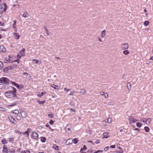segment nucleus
<instances>
[{
  "label": "nucleus",
  "instance_id": "f257e3e1",
  "mask_svg": "<svg viewBox=\"0 0 153 153\" xmlns=\"http://www.w3.org/2000/svg\"><path fill=\"white\" fill-rule=\"evenodd\" d=\"M5 96L8 98H13L16 96V91L9 90L4 93Z\"/></svg>",
  "mask_w": 153,
  "mask_h": 153
},
{
  "label": "nucleus",
  "instance_id": "f03ea898",
  "mask_svg": "<svg viewBox=\"0 0 153 153\" xmlns=\"http://www.w3.org/2000/svg\"><path fill=\"white\" fill-rule=\"evenodd\" d=\"M10 82V80L8 78L2 77L0 78V83H3L6 84H8Z\"/></svg>",
  "mask_w": 153,
  "mask_h": 153
},
{
  "label": "nucleus",
  "instance_id": "7ed1b4c3",
  "mask_svg": "<svg viewBox=\"0 0 153 153\" xmlns=\"http://www.w3.org/2000/svg\"><path fill=\"white\" fill-rule=\"evenodd\" d=\"M3 4L4 5V8L2 5L0 4V16H1V13L4 11H5L7 9V5L5 3H3Z\"/></svg>",
  "mask_w": 153,
  "mask_h": 153
},
{
  "label": "nucleus",
  "instance_id": "20e7f679",
  "mask_svg": "<svg viewBox=\"0 0 153 153\" xmlns=\"http://www.w3.org/2000/svg\"><path fill=\"white\" fill-rule=\"evenodd\" d=\"M128 119L130 121V124H131L132 123H135L137 121V120L136 119H134V117L131 116H129L128 117Z\"/></svg>",
  "mask_w": 153,
  "mask_h": 153
},
{
  "label": "nucleus",
  "instance_id": "39448f33",
  "mask_svg": "<svg viewBox=\"0 0 153 153\" xmlns=\"http://www.w3.org/2000/svg\"><path fill=\"white\" fill-rule=\"evenodd\" d=\"M121 47L123 50L128 49L129 48L128 44L127 43H125L121 45Z\"/></svg>",
  "mask_w": 153,
  "mask_h": 153
},
{
  "label": "nucleus",
  "instance_id": "423d86ee",
  "mask_svg": "<svg viewBox=\"0 0 153 153\" xmlns=\"http://www.w3.org/2000/svg\"><path fill=\"white\" fill-rule=\"evenodd\" d=\"M31 136L34 139H37L39 137L38 134L36 132L33 131L32 132Z\"/></svg>",
  "mask_w": 153,
  "mask_h": 153
},
{
  "label": "nucleus",
  "instance_id": "0eeeda50",
  "mask_svg": "<svg viewBox=\"0 0 153 153\" xmlns=\"http://www.w3.org/2000/svg\"><path fill=\"white\" fill-rule=\"evenodd\" d=\"M9 120L10 121L12 122L13 124H16V123L14 121L15 120V119L11 115H10L8 117Z\"/></svg>",
  "mask_w": 153,
  "mask_h": 153
},
{
  "label": "nucleus",
  "instance_id": "6e6552de",
  "mask_svg": "<svg viewBox=\"0 0 153 153\" xmlns=\"http://www.w3.org/2000/svg\"><path fill=\"white\" fill-rule=\"evenodd\" d=\"M25 48H23L22 50H21L19 54L22 56H25Z\"/></svg>",
  "mask_w": 153,
  "mask_h": 153
},
{
  "label": "nucleus",
  "instance_id": "1a4fd4ad",
  "mask_svg": "<svg viewBox=\"0 0 153 153\" xmlns=\"http://www.w3.org/2000/svg\"><path fill=\"white\" fill-rule=\"evenodd\" d=\"M52 87L53 88L55 89H59L60 88V86L58 85H56L54 84H52L51 85Z\"/></svg>",
  "mask_w": 153,
  "mask_h": 153
},
{
  "label": "nucleus",
  "instance_id": "9d476101",
  "mask_svg": "<svg viewBox=\"0 0 153 153\" xmlns=\"http://www.w3.org/2000/svg\"><path fill=\"white\" fill-rule=\"evenodd\" d=\"M3 150L2 151V152L3 153H7L8 151H7V148L5 145H3Z\"/></svg>",
  "mask_w": 153,
  "mask_h": 153
},
{
  "label": "nucleus",
  "instance_id": "9b49d317",
  "mask_svg": "<svg viewBox=\"0 0 153 153\" xmlns=\"http://www.w3.org/2000/svg\"><path fill=\"white\" fill-rule=\"evenodd\" d=\"M6 51V49L2 45L0 46V51L4 52Z\"/></svg>",
  "mask_w": 153,
  "mask_h": 153
},
{
  "label": "nucleus",
  "instance_id": "f8f14e48",
  "mask_svg": "<svg viewBox=\"0 0 153 153\" xmlns=\"http://www.w3.org/2000/svg\"><path fill=\"white\" fill-rule=\"evenodd\" d=\"M13 34L15 38L16 39H18L19 38L20 36L19 35L18 33H13Z\"/></svg>",
  "mask_w": 153,
  "mask_h": 153
},
{
  "label": "nucleus",
  "instance_id": "ddd939ff",
  "mask_svg": "<svg viewBox=\"0 0 153 153\" xmlns=\"http://www.w3.org/2000/svg\"><path fill=\"white\" fill-rule=\"evenodd\" d=\"M11 84L13 85H14L15 86H16L17 88L19 89L20 86L19 84L17 83H16L14 82H12L11 81Z\"/></svg>",
  "mask_w": 153,
  "mask_h": 153
},
{
  "label": "nucleus",
  "instance_id": "4468645a",
  "mask_svg": "<svg viewBox=\"0 0 153 153\" xmlns=\"http://www.w3.org/2000/svg\"><path fill=\"white\" fill-rule=\"evenodd\" d=\"M46 93L45 91H43L41 93H39L38 94H37V96L39 97H41L42 96H43Z\"/></svg>",
  "mask_w": 153,
  "mask_h": 153
},
{
  "label": "nucleus",
  "instance_id": "2eb2a0df",
  "mask_svg": "<svg viewBox=\"0 0 153 153\" xmlns=\"http://www.w3.org/2000/svg\"><path fill=\"white\" fill-rule=\"evenodd\" d=\"M69 126H71L67 124L66 126L65 127V130L66 131H70V132H71V130L70 128V127Z\"/></svg>",
  "mask_w": 153,
  "mask_h": 153
},
{
  "label": "nucleus",
  "instance_id": "dca6fc26",
  "mask_svg": "<svg viewBox=\"0 0 153 153\" xmlns=\"http://www.w3.org/2000/svg\"><path fill=\"white\" fill-rule=\"evenodd\" d=\"M73 142V140L71 139H68L67 141L66 142V144H70L71 143H72Z\"/></svg>",
  "mask_w": 153,
  "mask_h": 153
},
{
  "label": "nucleus",
  "instance_id": "f3484780",
  "mask_svg": "<svg viewBox=\"0 0 153 153\" xmlns=\"http://www.w3.org/2000/svg\"><path fill=\"white\" fill-rule=\"evenodd\" d=\"M105 30H103L101 32V36L102 38H103L105 36Z\"/></svg>",
  "mask_w": 153,
  "mask_h": 153
},
{
  "label": "nucleus",
  "instance_id": "a211bd4d",
  "mask_svg": "<svg viewBox=\"0 0 153 153\" xmlns=\"http://www.w3.org/2000/svg\"><path fill=\"white\" fill-rule=\"evenodd\" d=\"M29 16V15L27 13V12H24L22 15L23 17H25V18H27V17H28Z\"/></svg>",
  "mask_w": 153,
  "mask_h": 153
},
{
  "label": "nucleus",
  "instance_id": "6ab92c4d",
  "mask_svg": "<svg viewBox=\"0 0 153 153\" xmlns=\"http://www.w3.org/2000/svg\"><path fill=\"white\" fill-rule=\"evenodd\" d=\"M1 142L4 144H5L7 143V141L5 138H3L1 140Z\"/></svg>",
  "mask_w": 153,
  "mask_h": 153
},
{
  "label": "nucleus",
  "instance_id": "aec40b11",
  "mask_svg": "<svg viewBox=\"0 0 153 153\" xmlns=\"http://www.w3.org/2000/svg\"><path fill=\"white\" fill-rule=\"evenodd\" d=\"M108 133L107 132L104 133L103 134V135L104 136L103 138H108Z\"/></svg>",
  "mask_w": 153,
  "mask_h": 153
},
{
  "label": "nucleus",
  "instance_id": "412c9836",
  "mask_svg": "<svg viewBox=\"0 0 153 153\" xmlns=\"http://www.w3.org/2000/svg\"><path fill=\"white\" fill-rule=\"evenodd\" d=\"M11 112L13 114H16V115H17L19 113V111L17 110H15L12 111Z\"/></svg>",
  "mask_w": 153,
  "mask_h": 153
},
{
  "label": "nucleus",
  "instance_id": "4be33fe9",
  "mask_svg": "<svg viewBox=\"0 0 153 153\" xmlns=\"http://www.w3.org/2000/svg\"><path fill=\"white\" fill-rule=\"evenodd\" d=\"M21 116L25 118L26 117L25 112L24 111H22L20 112Z\"/></svg>",
  "mask_w": 153,
  "mask_h": 153
},
{
  "label": "nucleus",
  "instance_id": "5701e85b",
  "mask_svg": "<svg viewBox=\"0 0 153 153\" xmlns=\"http://www.w3.org/2000/svg\"><path fill=\"white\" fill-rule=\"evenodd\" d=\"M33 62L34 61V63L37 64L39 62L40 63H41V62L40 61H39L36 59H33Z\"/></svg>",
  "mask_w": 153,
  "mask_h": 153
},
{
  "label": "nucleus",
  "instance_id": "b1692460",
  "mask_svg": "<svg viewBox=\"0 0 153 153\" xmlns=\"http://www.w3.org/2000/svg\"><path fill=\"white\" fill-rule=\"evenodd\" d=\"M80 93L82 94H85V90L84 89H82L80 92Z\"/></svg>",
  "mask_w": 153,
  "mask_h": 153
},
{
  "label": "nucleus",
  "instance_id": "393cba45",
  "mask_svg": "<svg viewBox=\"0 0 153 153\" xmlns=\"http://www.w3.org/2000/svg\"><path fill=\"white\" fill-rule=\"evenodd\" d=\"M46 138L45 137H42L41 139V141L42 143H45L46 141Z\"/></svg>",
  "mask_w": 153,
  "mask_h": 153
},
{
  "label": "nucleus",
  "instance_id": "a878e982",
  "mask_svg": "<svg viewBox=\"0 0 153 153\" xmlns=\"http://www.w3.org/2000/svg\"><path fill=\"white\" fill-rule=\"evenodd\" d=\"M53 148L55 150H59L58 147L56 145H54L53 146Z\"/></svg>",
  "mask_w": 153,
  "mask_h": 153
},
{
  "label": "nucleus",
  "instance_id": "bb28decb",
  "mask_svg": "<svg viewBox=\"0 0 153 153\" xmlns=\"http://www.w3.org/2000/svg\"><path fill=\"white\" fill-rule=\"evenodd\" d=\"M123 53L124 54H125L126 55H128V54H129V51L128 50H126L124 51H123Z\"/></svg>",
  "mask_w": 153,
  "mask_h": 153
},
{
  "label": "nucleus",
  "instance_id": "cd10ccee",
  "mask_svg": "<svg viewBox=\"0 0 153 153\" xmlns=\"http://www.w3.org/2000/svg\"><path fill=\"white\" fill-rule=\"evenodd\" d=\"M87 149V147L85 145H84V146H83V148H81L80 149V152H81L83 150H85L86 149Z\"/></svg>",
  "mask_w": 153,
  "mask_h": 153
},
{
  "label": "nucleus",
  "instance_id": "c85d7f7f",
  "mask_svg": "<svg viewBox=\"0 0 153 153\" xmlns=\"http://www.w3.org/2000/svg\"><path fill=\"white\" fill-rule=\"evenodd\" d=\"M144 129L145 131L147 132H149V128L147 126H146L144 127Z\"/></svg>",
  "mask_w": 153,
  "mask_h": 153
},
{
  "label": "nucleus",
  "instance_id": "c756f323",
  "mask_svg": "<svg viewBox=\"0 0 153 153\" xmlns=\"http://www.w3.org/2000/svg\"><path fill=\"white\" fill-rule=\"evenodd\" d=\"M8 140L11 143H13L14 141V139L12 138H9L8 139Z\"/></svg>",
  "mask_w": 153,
  "mask_h": 153
},
{
  "label": "nucleus",
  "instance_id": "7c9ffc66",
  "mask_svg": "<svg viewBox=\"0 0 153 153\" xmlns=\"http://www.w3.org/2000/svg\"><path fill=\"white\" fill-rule=\"evenodd\" d=\"M78 141H79V140H78V138H75L74 140V143L75 144H76L78 143Z\"/></svg>",
  "mask_w": 153,
  "mask_h": 153
},
{
  "label": "nucleus",
  "instance_id": "2f4dec72",
  "mask_svg": "<svg viewBox=\"0 0 153 153\" xmlns=\"http://www.w3.org/2000/svg\"><path fill=\"white\" fill-rule=\"evenodd\" d=\"M149 23V22L148 21H145L144 23V25L145 26H147Z\"/></svg>",
  "mask_w": 153,
  "mask_h": 153
},
{
  "label": "nucleus",
  "instance_id": "473e14b6",
  "mask_svg": "<svg viewBox=\"0 0 153 153\" xmlns=\"http://www.w3.org/2000/svg\"><path fill=\"white\" fill-rule=\"evenodd\" d=\"M38 102L39 104H41L42 105H44L45 102L44 101H37Z\"/></svg>",
  "mask_w": 153,
  "mask_h": 153
},
{
  "label": "nucleus",
  "instance_id": "72a5a7b5",
  "mask_svg": "<svg viewBox=\"0 0 153 153\" xmlns=\"http://www.w3.org/2000/svg\"><path fill=\"white\" fill-rule=\"evenodd\" d=\"M127 86L128 89H130L131 88V85L130 83H127Z\"/></svg>",
  "mask_w": 153,
  "mask_h": 153
},
{
  "label": "nucleus",
  "instance_id": "f704fd0d",
  "mask_svg": "<svg viewBox=\"0 0 153 153\" xmlns=\"http://www.w3.org/2000/svg\"><path fill=\"white\" fill-rule=\"evenodd\" d=\"M11 57L10 56V55H9L8 56V57L6 58V60L7 61H10L12 59H11Z\"/></svg>",
  "mask_w": 153,
  "mask_h": 153
},
{
  "label": "nucleus",
  "instance_id": "c9c22d12",
  "mask_svg": "<svg viewBox=\"0 0 153 153\" xmlns=\"http://www.w3.org/2000/svg\"><path fill=\"white\" fill-rule=\"evenodd\" d=\"M136 125L137 127H140L142 126L141 124L139 122H137V123Z\"/></svg>",
  "mask_w": 153,
  "mask_h": 153
},
{
  "label": "nucleus",
  "instance_id": "e433bc0d",
  "mask_svg": "<svg viewBox=\"0 0 153 153\" xmlns=\"http://www.w3.org/2000/svg\"><path fill=\"white\" fill-rule=\"evenodd\" d=\"M6 109L2 107H0V111H6Z\"/></svg>",
  "mask_w": 153,
  "mask_h": 153
},
{
  "label": "nucleus",
  "instance_id": "4c0bfd02",
  "mask_svg": "<svg viewBox=\"0 0 153 153\" xmlns=\"http://www.w3.org/2000/svg\"><path fill=\"white\" fill-rule=\"evenodd\" d=\"M3 66V63L0 61V70L1 69Z\"/></svg>",
  "mask_w": 153,
  "mask_h": 153
},
{
  "label": "nucleus",
  "instance_id": "58836bf2",
  "mask_svg": "<svg viewBox=\"0 0 153 153\" xmlns=\"http://www.w3.org/2000/svg\"><path fill=\"white\" fill-rule=\"evenodd\" d=\"M16 119L18 120H21V118L18 115H16Z\"/></svg>",
  "mask_w": 153,
  "mask_h": 153
},
{
  "label": "nucleus",
  "instance_id": "ea45409f",
  "mask_svg": "<svg viewBox=\"0 0 153 153\" xmlns=\"http://www.w3.org/2000/svg\"><path fill=\"white\" fill-rule=\"evenodd\" d=\"M13 22H14V23L12 25V27L13 28L16 27H15V26L16 25V21L15 20H14Z\"/></svg>",
  "mask_w": 153,
  "mask_h": 153
},
{
  "label": "nucleus",
  "instance_id": "a19ab883",
  "mask_svg": "<svg viewBox=\"0 0 153 153\" xmlns=\"http://www.w3.org/2000/svg\"><path fill=\"white\" fill-rule=\"evenodd\" d=\"M16 104H17V103L16 102H14L12 104L9 105L8 106H14L15 105H16Z\"/></svg>",
  "mask_w": 153,
  "mask_h": 153
},
{
  "label": "nucleus",
  "instance_id": "79ce46f5",
  "mask_svg": "<svg viewBox=\"0 0 153 153\" xmlns=\"http://www.w3.org/2000/svg\"><path fill=\"white\" fill-rule=\"evenodd\" d=\"M100 140L99 139H98V140H97L95 141V143L97 144L99 143H100Z\"/></svg>",
  "mask_w": 153,
  "mask_h": 153
},
{
  "label": "nucleus",
  "instance_id": "37998d69",
  "mask_svg": "<svg viewBox=\"0 0 153 153\" xmlns=\"http://www.w3.org/2000/svg\"><path fill=\"white\" fill-rule=\"evenodd\" d=\"M107 121L109 123H111V118H108V119L107 120Z\"/></svg>",
  "mask_w": 153,
  "mask_h": 153
},
{
  "label": "nucleus",
  "instance_id": "c03bdc74",
  "mask_svg": "<svg viewBox=\"0 0 153 153\" xmlns=\"http://www.w3.org/2000/svg\"><path fill=\"white\" fill-rule=\"evenodd\" d=\"M8 71V68L7 67H6L4 70V72L7 73Z\"/></svg>",
  "mask_w": 153,
  "mask_h": 153
},
{
  "label": "nucleus",
  "instance_id": "a18cd8bd",
  "mask_svg": "<svg viewBox=\"0 0 153 153\" xmlns=\"http://www.w3.org/2000/svg\"><path fill=\"white\" fill-rule=\"evenodd\" d=\"M54 121L52 120H51L50 121V122H49V123L51 124V125H52L53 124V123H54Z\"/></svg>",
  "mask_w": 153,
  "mask_h": 153
},
{
  "label": "nucleus",
  "instance_id": "49530a36",
  "mask_svg": "<svg viewBox=\"0 0 153 153\" xmlns=\"http://www.w3.org/2000/svg\"><path fill=\"white\" fill-rule=\"evenodd\" d=\"M21 56L19 54H17V58H18V59H19L20 58H21Z\"/></svg>",
  "mask_w": 153,
  "mask_h": 153
},
{
  "label": "nucleus",
  "instance_id": "de8ad7c7",
  "mask_svg": "<svg viewBox=\"0 0 153 153\" xmlns=\"http://www.w3.org/2000/svg\"><path fill=\"white\" fill-rule=\"evenodd\" d=\"M109 146H107L104 149V150L105 151H106L107 150L109 149Z\"/></svg>",
  "mask_w": 153,
  "mask_h": 153
},
{
  "label": "nucleus",
  "instance_id": "09e8293b",
  "mask_svg": "<svg viewBox=\"0 0 153 153\" xmlns=\"http://www.w3.org/2000/svg\"><path fill=\"white\" fill-rule=\"evenodd\" d=\"M151 120L150 118L146 120V123L147 122L148 123H149V122Z\"/></svg>",
  "mask_w": 153,
  "mask_h": 153
},
{
  "label": "nucleus",
  "instance_id": "8fccbe9b",
  "mask_svg": "<svg viewBox=\"0 0 153 153\" xmlns=\"http://www.w3.org/2000/svg\"><path fill=\"white\" fill-rule=\"evenodd\" d=\"M45 31L47 34V35L48 36L49 35V31H48V30L47 29H46V30H45Z\"/></svg>",
  "mask_w": 153,
  "mask_h": 153
},
{
  "label": "nucleus",
  "instance_id": "3c124183",
  "mask_svg": "<svg viewBox=\"0 0 153 153\" xmlns=\"http://www.w3.org/2000/svg\"><path fill=\"white\" fill-rule=\"evenodd\" d=\"M105 95V98H107L108 97V94L107 93H105L104 94Z\"/></svg>",
  "mask_w": 153,
  "mask_h": 153
},
{
  "label": "nucleus",
  "instance_id": "603ef678",
  "mask_svg": "<svg viewBox=\"0 0 153 153\" xmlns=\"http://www.w3.org/2000/svg\"><path fill=\"white\" fill-rule=\"evenodd\" d=\"M19 59H18L16 60H15V61H13V62H16L18 63H19Z\"/></svg>",
  "mask_w": 153,
  "mask_h": 153
},
{
  "label": "nucleus",
  "instance_id": "864d4df0",
  "mask_svg": "<svg viewBox=\"0 0 153 153\" xmlns=\"http://www.w3.org/2000/svg\"><path fill=\"white\" fill-rule=\"evenodd\" d=\"M20 86V87H19V89H22V88H23V86L22 85H20V86Z\"/></svg>",
  "mask_w": 153,
  "mask_h": 153
},
{
  "label": "nucleus",
  "instance_id": "5fc2aeb1",
  "mask_svg": "<svg viewBox=\"0 0 153 153\" xmlns=\"http://www.w3.org/2000/svg\"><path fill=\"white\" fill-rule=\"evenodd\" d=\"M100 94L101 95H104L105 92L103 91H101Z\"/></svg>",
  "mask_w": 153,
  "mask_h": 153
},
{
  "label": "nucleus",
  "instance_id": "6e6d98bb",
  "mask_svg": "<svg viewBox=\"0 0 153 153\" xmlns=\"http://www.w3.org/2000/svg\"><path fill=\"white\" fill-rule=\"evenodd\" d=\"M48 116L49 117H50L51 118H52L53 117V116L52 114H49Z\"/></svg>",
  "mask_w": 153,
  "mask_h": 153
},
{
  "label": "nucleus",
  "instance_id": "4d7b16f0",
  "mask_svg": "<svg viewBox=\"0 0 153 153\" xmlns=\"http://www.w3.org/2000/svg\"><path fill=\"white\" fill-rule=\"evenodd\" d=\"M115 147V145H111L110 146V147L111 148H114Z\"/></svg>",
  "mask_w": 153,
  "mask_h": 153
},
{
  "label": "nucleus",
  "instance_id": "13d9d810",
  "mask_svg": "<svg viewBox=\"0 0 153 153\" xmlns=\"http://www.w3.org/2000/svg\"><path fill=\"white\" fill-rule=\"evenodd\" d=\"M88 142L91 143L93 145H94V142L92 141H91V140L88 141Z\"/></svg>",
  "mask_w": 153,
  "mask_h": 153
},
{
  "label": "nucleus",
  "instance_id": "bf43d9fd",
  "mask_svg": "<svg viewBox=\"0 0 153 153\" xmlns=\"http://www.w3.org/2000/svg\"><path fill=\"white\" fill-rule=\"evenodd\" d=\"M31 131V129L30 128H28L27 129V131L28 133H29V132Z\"/></svg>",
  "mask_w": 153,
  "mask_h": 153
},
{
  "label": "nucleus",
  "instance_id": "052dcab7",
  "mask_svg": "<svg viewBox=\"0 0 153 153\" xmlns=\"http://www.w3.org/2000/svg\"><path fill=\"white\" fill-rule=\"evenodd\" d=\"M24 134H27L28 135V136L29 135V133L27 131H25L24 132Z\"/></svg>",
  "mask_w": 153,
  "mask_h": 153
},
{
  "label": "nucleus",
  "instance_id": "680f3d73",
  "mask_svg": "<svg viewBox=\"0 0 153 153\" xmlns=\"http://www.w3.org/2000/svg\"><path fill=\"white\" fill-rule=\"evenodd\" d=\"M88 152H89L90 153H92L93 152V151L91 150H88Z\"/></svg>",
  "mask_w": 153,
  "mask_h": 153
},
{
  "label": "nucleus",
  "instance_id": "e2e57ef3",
  "mask_svg": "<svg viewBox=\"0 0 153 153\" xmlns=\"http://www.w3.org/2000/svg\"><path fill=\"white\" fill-rule=\"evenodd\" d=\"M64 90H65V91H66V92H67L68 91H69V90H68V89H67V88H64Z\"/></svg>",
  "mask_w": 153,
  "mask_h": 153
},
{
  "label": "nucleus",
  "instance_id": "0e129e2a",
  "mask_svg": "<svg viewBox=\"0 0 153 153\" xmlns=\"http://www.w3.org/2000/svg\"><path fill=\"white\" fill-rule=\"evenodd\" d=\"M46 126L47 127H49V128H50V129H51V127H50V126H49V124H48V123H47V124L46 125Z\"/></svg>",
  "mask_w": 153,
  "mask_h": 153
},
{
  "label": "nucleus",
  "instance_id": "69168bd1",
  "mask_svg": "<svg viewBox=\"0 0 153 153\" xmlns=\"http://www.w3.org/2000/svg\"><path fill=\"white\" fill-rule=\"evenodd\" d=\"M14 29V31L15 32H16L17 31V29L16 27L13 28Z\"/></svg>",
  "mask_w": 153,
  "mask_h": 153
},
{
  "label": "nucleus",
  "instance_id": "338daca9",
  "mask_svg": "<svg viewBox=\"0 0 153 153\" xmlns=\"http://www.w3.org/2000/svg\"><path fill=\"white\" fill-rule=\"evenodd\" d=\"M12 88L13 90V91H14L15 90L16 91V90L15 88L14 87H12Z\"/></svg>",
  "mask_w": 153,
  "mask_h": 153
},
{
  "label": "nucleus",
  "instance_id": "774afa93",
  "mask_svg": "<svg viewBox=\"0 0 153 153\" xmlns=\"http://www.w3.org/2000/svg\"><path fill=\"white\" fill-rule=\"evenodd\" d=\"M150 60H153V56H152L149 59Z\"/></svg>",
  "mask_w": 153,
  "mask_h": 153
}]
</instances>
